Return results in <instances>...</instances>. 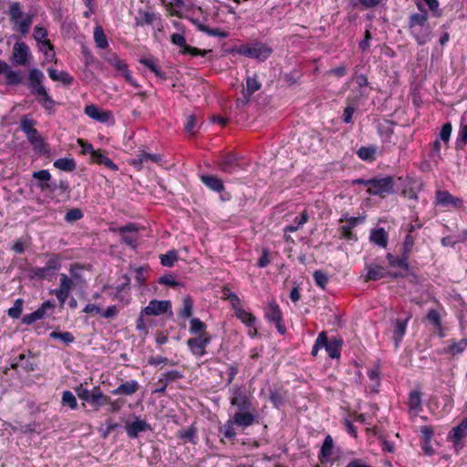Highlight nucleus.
Wrapping results in <instances>:
<instances>
[{
    "mask_svg": "<svg viewBox=\"0 0 467 467\" xmlns=\"http://www.w3.org/2000/svg\"><path fill=\"white\" fill-rule=\"evenodd\" d=\"M49 78L54 81H60L65 85H71L74 78L66 71L58 72L55 68L47 69Z\"/></svg>",
    "mask_w": 467,
    "mask_h": 467,
    "instance_id": "obj_30",
    "label": "nucleus"
},
{
    "mask_svg": "<svg viewBox=\"0 0 467 467\" xmlns=\"http://www.w3.org/2000/svg\"><path fill=\"white\" fill-rule=\"evenodd\" d=\"M234 311L236 317L246 326L253 327L254 325L255 317L251 313H248L241 306L235 307Z\"/></svg>",
    "mask_w": 467,
    "mask_h": 467,
    "instance_id": "obj_41",
    "label": "nucleus"
},
{
    "mask_svg": "<svg viewBox=\"0 0 467 467\" xmlns=\"http://www.w3.org/2000/svg\"><path fill=\"white\" fill-rule=\"evenodd\" d=\"M234 52L241 56L265 61L272 55L273 49L265 43L256 42L253 45H242L235 48Z\"/></svg>",
    "mask_w": 467,
    "mask_h": 467,
    "instance_id": "obj_2",
    "label": "nucleus"
},
{
    "mask_svg": "<svg viewBox=\"0 0 467 467\" xmlns=\"http://www.w3.org/2000/svg\"><path fill=\"white\" fill-rule=\"evenodd\" d=\"M198 28L200 31L206 33L210 36H219L220 38H226L228 36V33L221 30L220 28H211L205 25H200Z\"/></svg>",
    "mask_w": 467,
    "mask_h": 467,
    "instance_id": "obj_51",
    "label": "nucleus"
},
{
    "mask_svg": "<svg viewBox=\"0 0 467 467\" xmlns=\"http://www.w3.org/2000/svg\"><path fill=\"white\" fill-rule=\"evenodd\" d=\"M408 319L409 318H407L404 321L400 320V319L396 320L395 327H394V331H393V333H394L393 338L395 340V345L397 348L399 346V343L402 340L403 336L405 335Z\"/></svg>",
    "mask_w": 467,
    "mask_h": 467,
    "instance_id": "obj_37",
    "label": "nucleus"
},
{
    "mask_svg": "<svg viewBox=\"0 0 467 467\" xmlns=\"http://www.w3.org/2000/svg\"><path fill=\"white\" fill-rule=\"evenodd\" d=\"M59 268V260L53 257L47 262L44 267H34L30 269V277L33 279H51Z\"/></svg>",
    "mask_w": 467,
    "mask_h": 467,
    "instance_id": "obj_5",
    "label": "nucleus"
},
{
    "mask_svg": "<svg viewBox=\"0 0 467 467\" xmlns=\"http://www.w3.org/2000/svg\"><path fill=\"white\" fill-rule=\"evenodd\" d=\"M417 6L420 10H424V5L433 13L435 16H440L439 1L438 0H416Z\"/></svg>",
    "mask_w": 467,
    "mask_h": 467,
    "instance_id": "obj_42",
    "label": "nucleus"
},
{
    "mask_svg": "<svg viewBox=\"0 0 467 467\" xmlns=\"http://www.w3.org/2000/svg\"><path fill=\"white\" fill-rule=\"evenodd\" d=\"M161 161V156L158 154L148 153L145 150H140L135 159H133L130 163L138 170H140L143 167V163L148 162H159Z\"/></svg>",
    "mask_w": 467,
    "mask_h": 467,
    "instance_id": "obj_20",
    "label": "nucleus"
},
{
    "mask_svg": "<svg viewBox=\"0 0 467 467\" xmlns=\"http://www.w3.org/2000/svg\"><path fill=\"white\" fill-rule=\"evenodd\" d=\"M265 317L268 320L275 323L276 329L280 334H285V327L283 324L282 313L277 304L275 302L269 303L268 308L265 312Z\"/></svg>",
    "mask_w": 467,
    "mask_h": 467,
    "instance_id": "obj_12",
    "label": "nucleus"
},
{
    "mask_svg": "<svg viewBox=\"0 0 467 467\" xmlns=\"http://www.w3.org/2000/svg\"><path fill=\"white\" fill-rule=\"evenodd\" d=\"M36 121L25 116L20 121V129L26 135L30 143L35 146L43 145V140L39 136L38 131L35 129Z\"/></svg>",
    "mask_w": 467,
    "mask_h": 467,
    "instance_id": "obj_8",
    "label": "nucleus"
},
{
    "mask_svg": "<svg viewBox=\"0 0 467 467\" xmlns=\"http://www.w3.org/2000/svg\"><path fill=\"white\" fill-rule=\"evenodd\" d=\"M427 319L435 327H440L441 324V318L440 314L435 309H431L427 314Z\"/></svg>",
    "mask_w": 467,
    "mask_h": 467,
    "instance_id": "obj_64",
    "label": "nucleus"
},
{
    "mask_svg": "<svg viewBox=\"0 0 467 467\" xmlns=\"http://www.w3.org/2000/svg\"><path fill=\"white\" fill-rule=\"evenodd\" d=\"M230 403L239 410H253L252 402L246 390L242 387H233L230 389Z\"/></svg>",
    "mask_w": 467,
    "mask_h": 467,
    "instance_id": "obj_4",
    "label": "nucleus"
},
{
    "mask_svg": "<svg viewBox=\"0 0 467 467\" xmlns=\"http://www.w3.org/2000/svg\"><path fill=\"white\" fill-rule=\"evenodd\" d=\"M75 391L80 400L94 406L96 410L110 401L109 397L104 395L99 387H94L92 390H88L82 384H79L75 388Z\"/></svg>",
    "mask_w": 467,
    "mask_h": 467,
    "instance_id": "obj_1",
    "label": "nucleus"
},
{
    "mask_svg": "<svg viewBox=\"0 0 467 467\" xmlns=\"http://www.w3.org/2000/svg\"><path fill=\"white\" fill-rule=\"evenodd\" d=\"M167 312L172 314L170 300L152 299L150 301L149 305L142 309V315L146 316H160Z\"/></svg>",
    "mask_w": 467,
    "mask_h": 467,
    "instance_id": "obj_10",
    "label": "nucleus"
},
{
    "mask_svg": "<svg viewBox=\"0 0 467 467\" xmlns=\"http://www.w3.org/2000/svg\"><path fill=\"white\" fill-rule=\"evenodd\" d=\"M158 283L171 287H177L180 285V283L176 281L175 276L171 274L161 276Z\"/></svg>",
    "mask_w": 467,
    "mask_h": 467,
    "instance_id": "obj_60",
    "label": "nucleus"
},
{
    "mask_svg": "<svg viewBox=\"0 0 467 467\" xmlns=\"http://www.w3.org/2000/svg\"><path fill=\"white\" fill-rule=\"evenodd\" d=\"M40 190L51 199L57 198V201L58 202L69 197L70 187L67 181L60 180L59 182H51L47 185H40Z\"/></svg>",
    "mask_w": 467,
    "mask_h": 467,
    "instance_id": "obj_3",
    "label": "nucleus"
},
{
    "mask_svg": "<svg viewBox=\"0 0 467 467\" xmlns=\"http://www.w3.org/2000/svg\"><path fill=\"white\" fill-rule=\"evenodd\" d=\"M369 238L371 242L380 247H386L388 244V234L383 228L373 230Z\"/></svg>",
    "mask_w": 467,
    "mask_h": 467,
    "instance_id": "obj_32",
    "label": "nucleus"
},
{
    "mask_svg": "<svg viewBox=\"0 0 467 467\" xmlns=\"http://www.w3.org/2000/svg\"><path fill=\"white\" fill-rule=\"evenodd\" d=\"M184 130L188 133H190L192 135L196 133V131H197V119H196V117L194 115H190L187 118V121L185 123Z\"/></svg>",
    "mask_w": 467,
    "mask_h": 467,
    "instance_id": "obj_62",
    "label": "nucleus"
},
{
    "mask_svg": "<svg viewBox=\"0 0 467 467\" xmlns=\"http://www.w3.org/2000/svg\"><path fill=\"white\" fill-rule=\"evenodd\" d=\"M192 309H193V301L190 296H187L183 297V299H182V307L180 310L178 317L180 318H183V319L189 318L192 315Z\"/></svg>",
    "mask_w": 467,
    "mask_h": 467,
    "instance_id": "obj_39",
    "label": "nucleus"
},
{
    "mask_svg": "<svg viewBox=\"0 0 467 467\" xmlns=\"http://www.w3.org/2000/svg\"><path fill=\"white\" fill-rule=\"evenodd\" d=\"M127 434L130 438H137L140 432L150 430V426L141 420H136L131 423H127L125 426Z\"/></svg>",
    "mask_w": 467,
    "mask_h": 467,
    "instance_id": "obj_21",
    "label": "nucleus"
},
{
    "mask_svg": "<svg viewBox=\"0 0 467 467\" xmlns=\"http://www.w3.org/2000/svg\"><path fill=\"white\" fill-rule=\"evenodd\" d=\"M428 14L425 10H420V13L412 14L409 18V27H419L421 26H428Z\"/></svg>",
    "mask_w": 467,
    "mask_h": 467,
    "instance_id": "obj_34",
    "label": "nucleus"
},
{
    "mask_svg": "<svg viewBox=\"0 0 467 467\" xmlns=\"http://www.w3.org/2000/svg\"><path fill=\"white\" fill-rule=\"evenodd\" d=\"M467 142V123H463L462 120L461 129L458 133V137L455 142L457 149H463Z\"/></svg>",
    "mask_w": 467,
    "mask_h": 467,
    "instance_id": "obj_50",
    "label": "nucleus"
},
{
    "mask_svg": "<svg viewBox=\"0 0 467 467\" xmlns=\"http://www.w3.org/2000/svg\"><path fill=\"white\" fill-rule=\"evenodd\" d=\"M342 343V340L337 338L327 340V337L326 336V345H324L323 348H325L330 358H338L340 357Z\"/></svg>",
    "mask_w": 467,
    "mask_h": 467,
    "instance_id": "obj_26",
    "label": "nucleus"
},
{
    "mask_svg": "<svg viewBox=\"0 0 467 467\" xmlns=\"http://www.w3.org/2000/svg\"><path fill=\"white\" fill-rule=\"evenodd\" d=\"M75 284L66 275L60 274V284L59 288L54 291L55 296L59 301L60 306H63L66 300L69 296L70 291L74 288Z\"/></svg>",
    "mask_w": 467,
    "mask_h": 467,
    "instance_id": "obj_11",
    "label": "nucleus"
},
{
    "mask_svg": "<svg viewBox=\"0 0 467 467\" xmlns=\"http://www.w3.org/2000/svg\"><path fill=\"white\" fill-rule=\"evenodd\" d=\"M261 88V83L258 81L257 77H247L246 78V89L243 90L244 100L242 104L244 105L249 101L250 97L257 90Z\"/></svg>",
    "mask_w": 467,
    "mask_h": 467,
    "instance_id": "obj_23",
    "label": "nucleus"
},
{
    "mask_svg": "<svg viewBox=\"0 0 467 467\" xmlns=\"http://www.w3.org/2000/svg\"><path fill=\"white\" fill-rule=\"evenodd\" d=\"M47 31L46 28L36 26L34 28V38L38 42L47 46V49L45 50V54L48 56V51H53V46L50 41L47 39Z\"/></svg>",
    "mask_w": 467,
    "mask_h": 467,
    "instance_id": "obj_28",
    "label": "nucleus"
},
{
    "mask_svg": "<svg viewBox=\"0 0 467 467\" xmlns=\"http://www.w3.org/2000/svg\"><path fill=\"white\" fill-rule=\"evenodd\" d=\"M44 74L42 71H40L37 68H33L29 71L28 79H29V86L32 90L36 88L39 86L42 85V81L44 79Z\"/></svg>",
    "mask_w": 467,
    "mask_h": 467,
    "instance_id": "obj_38",
    "label": "nucleus"
},
{
    "mask_svg": "<svg viewBox=\"0 0 467 467\" xmlns=\"http://www.w3.org/2000/svg\"><path fill=\"white\" fill-rule=\"evenodd\" d=\"M107 60L112 67H114L119 72L126 70V67H128V65L123 60L119 58L115 54L108 57Z\"/></svg>",
    "mask_w": 467,
    "mask_h": 467,
    "instance_id": "obj_59",
    "label": "nucleus"
},
{
    "mask_svg": "<svg viewBox=\"0 0 467 467\" xmlns=\"http://www.w3.org/2000/svg\"><path fill=\"white\" fill-rule=\"evenodd\" d=\"M155 18V15L150 12H139V16L136 17V25H151Z\"/></svg>",
    "mask_w": 467,
    "mask_h": 467,
    "instance_id": "obj_55",
    "label": "nucleus"
},
{
    "mask_svg": "<svg viewBox=\"0 0 467 467\" xmlns=\"http://www.w3.org/2000/svg\"><path fill=\"white\" fill-rule=\"evenodd\" d=\"M28 52L29 48L25 43L17 42L15 44L14 57L18 65H25L26 63Z\"/></svg>",
    "mask_w": 467,
    "mask_h": 467,
    "instance_id": "obj_27",
    "label": "nucleus"
},
{
    "mask_svg": "<svg viewBox=\"0 0 467 467\" xmlns=\"http://www.w3.org/2000/svg\"><path fill=\"white\" fill-rule=\"evenodd\" d=\"M138 389L139 383L136 380H129L120 384L117 389L112 390V394L130 396L136 393Z\"/></svg>",
    "mask_w": 467,
    "mask_h": 467,
    "instance_id": "obj_25",
    "label": "nucleus"
},
{
    "mask_svg": "<svg viewBox=\"0 0 467 467\" xmlns=\"http://www.w3.org/2000/svg\"><path fill=\"white\" fill-rule=\"evenodd\" d=\"M240 160L241 158L238 155L228 153L220 159L218 167L222 171L232 174L244 169Z\"/></svg>",
    "mask_w": 467,
    "mask_h": 467,
    "instance_id": "obj_7",
    "label": "nucleus"
},
{
    "mask_svg": "<svg viewBox=\"0 0 467 467\" xmlns=\"http://www.w3.org/2000/svg\"><path fill=\"white\" fill-rule=\"evenodd\" d=\"M408 259L409 256H405V254H402L400 258L397 257L396 259L390 260V265L407 271L409 269Z\"/></svg>",
    "mask_w": 467,
    "mask_h": 467,
    "instance_id": "obj_61",
    "label": "nucleus"
},
{
    "mask_svg": "<svg viewBox=\"0 0 467 467\" xmlns=\"http://www.w3.org/2000/svg\"><path fill=\"white\" fill-rule=\"evenodd\" d=\"M357 154L363 161H373L375 160L376 147H361L358 150Z\"/></svg>",
    "mask_w": 467,
    "mask_h": 467,
    "instance_id": "obj_45",
    "label": "nucleus"
},
{
    "mask_svg": "<svg viewBox=\"0 0 467 467\" xmlns=\"http://www.w3.org/2000/svg\"><path fill=\"white\" fill-rule=\"evenodd\" d=\"M234 419L228 420L223 426L220 428V432L223 434V437L229 440L234 439L236 436V431H234Z\"/></svg>",
    "mask_w": 467,
    "mask_h": 467,
    "instance_id": "obj_46",
    "label": "nucleus"
},
{
    "mask_svg": "<svg viewBox=\"0 0 467 467\" xmlns=\"http://www.w3.org/2000/svg\"><path fill=\"white\" fill-rule=\"evenodd\" d=\"M467 436V419L461 421L460 424L453 427L450 432L449 438L455 448L458 447L461 441Z\"/></svg>",
    "mask_w": 467,
    "mask_h": 467,
    "instance_id": "obj_17",
    "label": "nucleus"
},
{
    "mask_svg": "<svg viewBox=\"0 0 467 467\" xmlns=\"http://www.w3.org/2000/svg\"><path fill=\"white\" fill-rule=\"evenodd\" d=\"M333 447H334L333 439L330 435H327L323 441V444L321 446L320 452L318 455V458L321 462H323V460H327L331 457Z\"/></svg>",
    "mask_w": 467,
    "mask_h": 467,
    "instance_id": "obj_33",
    "label": "nucleus"
},
{
    "mask_svg": "<svg viewBox=\"0 0 467 467\" xmlns=\"http://www.w3.org/2000/svg\"><path fill=\"white\" fill-rule=\"evenodd\" d=\"M367 270H368V273H367V275H366V280L368 281V280H373V281H376V280H379L383 277L386 276L387 275V271L384 267L380 266V265H367Z\"/></svg>",
    "mask_w": 467,
    "mask_h": 467,
    "instance_id": "obj_29",
    "label": "nucleus"
},
{
    "mask_svg": "<svg viewBox=\"0 0 467 467\" xmlns=\"http://www.w3.org/2000/svg\"><path fill=\"white\" fill-rule=\"evenodd\" d=\"M8 16L12 22L16 21L22 17L23 13H22L21 5L19 2H13L10 5Z\"/></svg>",
    "mask_w": 467,
    "mask_h": 467,
    "instance_id": "obj_56",
    "label": "nucleus"
},
{
    "mask_svg": "<svg viewBox=\"0 0 467 467\" xmlns=\"http://www.w3.org/2000/svg\"><path fill=\"white\" fill-rule=\"evenodd\" d=\"M31 352H28V355L24 353L20 354L17 359H14L10 365L11 368L16 369L18 367H21L26 372L34 371L36 368V364L31 360Z\"/></svg>",
    "mask_w": 467,
    "mask_h": 467,
    "instance_id": "obj_16",
    "label": "nucleus"
},
{
    "mask_svg": "<svg viewBox=\"0 0 467 467\" xmlns=\"http://www.w3.org/2000/svg\"><path fill=\"white\" fill-rule=\"evenodd\" d=\"M23 312V300L18 298L15 301V304L12 307L7 310V314L12 318L20 317Z\"/></svg>",
    "mask_w": 467,
    "mask_h": 467,
    "instance_id": "obj_57",
    "label": "nucleus"
},
{
    "mask_svg": "<svg viewBox=\"0 0 467 467\" xmlns=\"http://www.w3.org/2000/svg\"><path fill=\"white\" fill-rule=\"evenodd\" d=\"M161 264L166 267L173 266L174 263L178 260L177 252L174 250L169 251L165 254L160 255Z\"/></svg>",
    "mask_w": 467,
    "mask_h": 467,
    "instance_id": "obj_48",
    "label": "nucleus"
},
{
    "mask_svg": "<svg viewBox=\"0 0 467 467\" xmlns=\"http://www.w3.org/2000/svg\"><path fill=\"white\" fill-rule=\"evenodd\" d=\"M140 63L143 64L145 67H147L149 69H150L156 77L166 79L167 76L165 72H163L161 67L155 63V60L151 57H142L140 59Z\"/></svg>",
    "mask_w": 467,
    "mask_h": 467,
    "instance_id": "obj_35",
    "label": "nucleus"
},
{
    "mask_svg": "<svg viewBox=\"0 0 467 467\" xmlns=\"http://www.w3.org/2000/svg\"><path fill=\"white\" fill-rule=\"evenodd\" d=\"M370 187L368 192L370 195H382L384 193L389 194L393 192L394 182L391 176L382 179H371Z\"/></svg>",
    "mask_w": 467,
    "mask_h": 467,
    "instance_id": "obj_6",
    "label": "nucleus"
},
{
    "mask_svg": "<svg viewBox=\"0 0 467 467\" xmlns=\"http://www.w3.org/2000/svg\"><path fill=\"white\" fill-rule=\"evenodd\" d=\"M61 403L63 406H67L71 410H76L78 408L77 399L69 390L63 391Z\"/></svg>",
    "mask_w": 467,
    "mask_h": 467,
    "instance_id": "obj_47",
    "label": "nucleus"
},
{
    "mask_svg": "<svg viewBox=\"0 0 467 467\" xmlns=\"http://www.w3.org/2000/svg\"><path fill=\"white\" fill-rule=\"evenodd\" d=\"M206 328L205 323H203L200 318L193 317L190 321V333L192 335H196L198 333L204 332L203 330Z\"/></svg>",
    "mask_w": 467,
    "mask_h": 467,
    "instance_id": "obj_54",
    "label": "nucleus"
},
{
    "mask_svg": "<svg viewBox=\"0 0 467 467\" xmlns=\"http://www.w3.org/2000/svg\"><path fill=\"white\" fill-rule=\"evenodd\" d=\"M183 378V375L179 370H170L160 377L157 385L158 388L153 390V393L164 394L168 384Z\"/></svg>",
    "mask_w": 467,
    "mask_h": 467,
    "instance_id": "obj_14",
    "label": "nucleus"
},
{
    "mask_svg": "<svg viewBox=\"0 0 467 467\" xmlns=\"http://www.w3.org/2000/svg\"><path fill=\"white\" fill-rule=\"evenodd\" d=\"M411 35L420 46L425 45L430 41L431 29L429 26H421L419 27H410Z\"/></svg>",
    "mask_w": 467,
    "mask_h": 467,
    "instance_id": "obj_24",
    "label": "nucleus"
},
{
    "mask_svg": "<svg viewBox=\"0 0 467 467\" xmlns=\"http://www.w3.org/2000/svg\"><path fill=\"white\" fill-rule=\"evenodd\" d=\"M233 419L235 425L245 429L254 424L255 417L251 410H239L234 415Z\"/></svg>",
    "mask_w": 467,
    "mask_h": 467,
    "instance_id": "obj_19",
    "label": "nucleus"
},
{
    "mask_svg": "<svg viewBox=\"0 0 467 467\" xmlns=\"http://www.w3.org/2000/svg\"><path fill=\"white\" fill-rule=\"evenodd\" d=\"M33 178L39 181L37 187L40 189V185L49 184L51 182V174L47 170H40L33 173Z\"/></svg>",
    "mask_w": 467,
    "mask_h": 467,
    "instance_id": "obj_49",
    "label": "nucleus"
},
{
    "mask_svg": "<svg viewBox=\"0 0 467 467\" xmlns=\"http://www.w3.org/2000/svg\"><path fill=\"white\" fill-rule=\"evenodd\" d=\"M94 40L99 48H106L108 47L107 36L101 26H96L94 29Z\"/></svg>",
    "mask_w": 467,
    "mask_h": 467,
    "instance_id": "obj_44",
    "label": "nucleus"
},
{
    "mask_svg": "<svg viewBox=\"0 0 467 467\" xmlns=\"http://www.w3.org/2000/svg\"><path fill=\"white\" fill-rule=\"evenodd\" d=\"M54 166L64 171H73L76 169V163L72 158L57 159L54 161Z\"/></svg>",
    "mask_w": 467,
    "mask_h": 467,
    "instance_id": "obj_40",
    "label": "nucleus"
},
{
    "mask_svg": "<svg viewBox=\"0 0 467 467\" xmlns=\"http://www.w3.org/2000/svg\"><path fill=\"white\" fill-rule=\"evenodd\" d=\"M49 337L53 339H60L67 345H69L74 342L75 337L70 332H59V331H53L49 334Z\"/></svg>",
    "mask_w": 467,
    "mask_h": 467,
    "instance_id": "obj_52",
    "label": "nucleus"
},
{
    "mask_svg": "<svg viewBox=\"0 0 467 467\" xmlns=\"http://www.w3.org/2000/svg\"><path fill=\"white\" fill-rule=\"evenodd\" d=\"M200 180L211 191L221 193L224 190L223 180L217 176L203 174L200 176Z\"/></svg>",
    "mask_w": 467,
    "mask_h": 467,
    "instance_id": "obj_18",
    "label": "nucleus"
},
{
    "mask_svg": "<svg viewBox=\"0 0 467 467\" xmlns=\"http://www.w3.org/2000/svg\"><path fill=\"white\" fill-rule=\"evenodd\" d=\"M467 347V339H461L458 342H452L451 345H450L444 352L451 355H457L461 354L464 351V349Z\"/></svg>",
    "mask_w": 467,
    "mask_h": 467,
    "instance_id": "obj_43",
    "label": "nucleus"
},
{
    "mask_svg": "<svg viewBox=\"0 0 467 467\" xmlns=\"http://www.w3.org/2000/svg\"><path fill=\"white\" fill-rule=\"evenodd\" d=\"M0 74H5L8 85H18L21 82V77L18 72L10 68V66L0 59Z\"/></svg>",
    "mask_w": 467,
    "mask_h": 467,
    "instance_id": "obj_22",
    "label": "nucleus"
},
{
    "mask_svg": "<svg viewBox=\"0 0 467 467\" xmlns=\"http://www.w3.org/2000/svg\"><path fill=\"white\" fill-rule=\"evenodd\" d=\"M436 198L439 204L442 206L451 205L462 208L463 201L461 198L452 196L448 191H437Z\"/></svg>",
    "mask_w": 467,
    "mask_h": 467,
    "instance_id": "obj_15",
    "label": "nucleus"
},
{
    "mask_svg": "<svg viewBox=\"0 0 467 467\" xmlns=\"http://www.w3.org/2000/svg\"><path fill=\"white\" fill-rule=\"evenodd\" d=\"M91 159L94 162L103 164L111 171H116L119 170L117 164H115L109 157L104 155L99 150L96 153H93V157Z\"/></svg>",
    "mask_w": 467,
    "mask_h": 467,
    "instance_id": "obj_36",
    "label": "nucleus"
},
{
    "mask_svg": "<svg viewBox=\"0 0 467 467\" xmlns=\"http://www.w3.org/2000/svg\"><path fill=\"white\" fill-rule=\"evenodd\" d=\"M313 277L317 285L323 289L326 287L328 282V276L326 272L322 270H317L314 273Z\"/></svg>",
    "mask_w": 467,
    "mask_h": 467,
    "instance_id": "obj_58",
    "label": "nucleus"
},
{
    "mask_svg": "<svg viewBox=\"0 0 467 467\" xmlns=\"http://www.w3.org/2000/svg\"><path fill=\"white\" fill-rule=\"evenodd\" d=\"M55 305L52 304L49 300L44 302L40 307H38L36 311L31 314L25 315L22 318V323L26 325H31L37 320L44 318L48 310H53Z\"/></svg>",
    "mask_w": 467,
    "mask_h": 467,
    "instance_id": "obj_13",
    "label": "nucleus"
},
{
    "mask_svg": "<svg viewBox=\"0 0 467 467\" xmlns=\"http://www.w3.org/2000/svg\"><path fill=\"white\" fill-rule=\"evenodd\" d=\"M83 217V213L80 209L78 208H75V209H71L69 210L66 215H65V220L68 223H72V222H75V221H78L79 219H81Z\"/></svg>",
    "mask_w": 467,
    "mask_h": 467,
    "instance_id": "obj_63",
    "label": "nucleus"
},
{
    "mask_svg": "<svg viewBox=\"0 0 467 467\" xmlns=\"http://www.w3.org/2000/svg\"><path fill=\"white\" fill-rule=\"evenodd\" d=\"M33 22V16L32 15H26L24 18L19 21H14V29L19 33H21L23 36H26L28 34L30 26Z\"/></svg>",
    "mask_w": 467,
    "mask_h": 467,
    "instance_id": "obj_31",
    "label": "nucleus"
},
{
    "mask_svg": "<svg viewBox=\"0 0 467 467\" xmlns=\"http://www.w3.org/2000/svg\"><path fill=\"white\" fill-rule=\"evenodd\" d=\"M409 406L410 409L418 410L421 407V393L419 390H413L409 395Z\"/></svg>",
    "mask_w": 467,
    "mask_h": 467,
    "instance_id": "obj_53",
    "label": "nucleus"
},
{
    "mask_svg": "<svg viewBox=\"0 0 467 467\" xmlns=\"http://www.w3.org/2000/svg\"><path fill=\"white\" fill-rule=\"evenodd\" d=\"M211 342V337L208 333L202 332L195 337L187 340V346L190 348L192 353L195 356H203L206 351L205 348Z\"/></svg>",
    "mask_w": 467,
    "mask_h": 467,
    "instance_id": "obj_9",
    "label": "nucleus"
}]
</instances>
